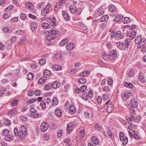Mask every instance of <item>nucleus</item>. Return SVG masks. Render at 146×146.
<instances>
[{
    "label": "nucleus",
    "instance_id": "nucleus-1",
    "mask_svg": "<svg viewBox=\"0 0 146 146\" xmlns=\"http://www.w3.org/2000/svg\"><path fill=\"white\" fill-rule=\"evenodd\" d=\"M25 127V126L21 125L20 130H19V131L17 127H15L14 130L15 136H18L20 139H23L25 138V136H27L28 134L27 129Z\"/></svg>",
    "mask_w": 146,
    "mask_h": 146
},
{
    "label": "nucleus",
    "instance_id": "nucleus-2",
    "mask_svg": "<svg viewBox=\"0 0 146 146\" xmlns=\"http://www.w3.org/2000/svg\"><path fill=\"white\" fill-rule=\"evenodd\" d=\"M119 138L121 141H123L122 144L123 145H125L127 143L128 138L127 137H124V134L123 132H120L119 134Z\"/></svg>",
    "mask_w": 146,
    "mask_h": 146
},
{
    "label": "nucleus",
    "instance_id": "nucleus-3",
    "mask_svg": "<svg viewBox=\"0 0 146 146\" xmlns=\"http://www.w3.org/2000/svg\"><path fill=\"white\" fill-rule=\"evenodd\" d=\"M104 134L105 136L106 137L107 139L110 138L113 139L114 137L113 133L109 128H107V132H104Z\"/></svg>",
    "mask_w": 146,
    "mask_h": 146
},
{
    "label": "nucleus",
    "instance_id": "nucleus-4",
    "mask_svg": "<svg viewBox=\"0 0 146 146\" xmlns=\"http://www.w3.org/2000/svg\"><path fill=\"white\" fill-rule=\"evenodd\" d=\"M48 128V124L44 122L42 123L40 127L41 131L43 132L46 131Z\"/></svg>",
    "mask_w": 146,
    "mask_h": 146
},
{
    "label": "nucleus",
    "instance_id": "nucleus-5",
    "mask_svg": "<svg viewBox=\"0 0 146 146\" xmlns=\"http://www.w3.org/2000/svg\"><path fill=\"white\" fill-rule=\"evenodd\" d=\"M109 58L111 60H112L116 56L117 52L115 50H111L109 53Z\"/></svg>",
    "mask_w": 146,
    "mask_h": 146
},
{
    "label": "nucleus",
    "instance_id": "nucleus-6",
    "mask_svg": "<svg viewBox=\"0 0 146 146\" xmlns=\"http://www.w3.org/2000/svg\"><path fill=\"white\" fill-rule=\"evenodd\" d=\"M37 24L35 22H32L30 24L31 29L34 32L36 29L37 27Z\"/></svg>",
    "mask_w": 146,
    "mask_h": 146
},
{
    "label": "nucleus",
    "instance_id": "nucleus-7",
    "mask_svg": "<svg viewBox=\"0 0 146 146\" xmlns=\"http://www.w3.org/2000/svg\"><path fill=\"white\" fill-rule=\"evenodd\" d=\"M130 93H128L127 92H123L121 94V98L123 100H126L130 96Z\"/></svg>",
    "mask_w": 146,
    "mask_h": 146
},
{
    "label": "nucleus",
    "instance_id": "nucleus-8",
    "mask_svg": "<svg viewBox=\"0 0 146 146\" xmlns=\"http://www.w3.org/2000/svg\"><path fill=\"white\" fill-rule=\"evenodd\" d=\"M62 15L64 19L66 21H68L70 19V17L68 14L65 11L62 12Z\"/></svg>",
    "mask_w": 146,
    "mask_h": 146
},
{
    "label": "nucleus",
    "instance_id": "nucleus-9",
    "mask_svg": "<svg viewBox=\"0 0 146 146\" xmlns=\"http://www.w3.org/2000/svg\"><path fill=\"white\" fill-rule=\"evenodd\" d=\"M49 34V35H47L45 37V38L46 40H51L56 38V36L51 35L50 33Z\"/></svg>",
    "mask_w": 146,
    "mask_h": 146
},
{
    "label": "nucleus",
    "instance_id": "nucleus-10",
    "mask_svg": "<svg viewBox=\"0 0 146 146\" xmlns=\"http://www.w3.org/2000/svg\"><path fill=\"white\" fill-rule=\"evenodd\" d=\"M60 86V83L58 81H54L51 84L52 87L54 89L58 88Z\"/></svg>",
    "mask_w": 146,
    "mask_h": 146
},
{
    "label": "nucleus",
    "instance_id": "nucleus-11",
    "mask_svg": "<svg viewBox=\"0 0 146 146\" xmlns=\"http://www.w3.org/2000/svg\"><path fill=\"white\" fill-rule=\"evenodd\" d=\"M73 127V124L72 123H70L67 125L66 130L68 133H70L72 130Z\"/></svg>",
    "mask_w": 146,
    "mask_h": 146
},
{
    "label": "nucleus",
    "instance_id": "nucleus-12",
    "mask_svg": "<svg viewBox=\"0 0 146 146\" xmlns=\"http://www.w3.org/2000/svg\"><path fill=\"white\" fill-rule=\"evenodd\" d=\"M66 49L68 50H72L75 47V45L71 42H69L66 46Z\"/></svg>",
    "mask_w": 146,
    "mask_h": 146
},
{
    "label": "nucleus",
    "instance_id": "nucleus-13",
    "mask_svg": "<svg viewBox=\"0 0 146 146\" xmlns=\"http://www.w3.org/2000/svg\"><path fill=\"white\" fill-rule=\"evenodd\" d=\"M138 79L140 81L143 83H145V77L142 74L140 73L138 76Z\"/></svg>",
    "mask_w": 146,
    "mask_h": 146
},
{
    "label": "nucleus",
    "instance_id": "nucleus-14",
    "mask_svg": "<svg viewBox=\"0 0 146 146\" xmlns=\"http://www.w3.org/2000/svg\"><path fill=\"white\" fill-rule=\"evenodd\" d=\"M76 109L74 105H71L69 107V111L71 114H73L76 111Z\"/></svg>",
    "mask_w": 146,
    "mask_h": 146
},
{
    "label": "nucleus",
    "instance_id": "nucleus-15",
    "mask_svg": "<svg viewBox=\"0 0 146 146\" xmlns=\"http://www.w3.org/2000/svg\"><path fill=\"white\" fill-rule=\"evenodd\" d=\"M26 7L29 10H32L34 8V6L30 3H27L25 4Z\"/></svg>",
    "mask_w": 146,
    "mask_h": 146
},
{
    "label": "nucleus",
    "instance_id": "nucleus-16",
    "mask_svg": "<svg viewBox=\"0 0 146 146\" xmlns=\"http://www.w3.org/2000/svg\"><path fill=\"white\" fill-rule=\"evenodd\" d=\"M62 68V67L61 66L57 64L54 65L52 67V69L54 70H60Z\"/></svg>",
    "mask_w": 146,
    "mask_h": 146
},
{
    "label": "nucleus",
    "instance_id": "nucleus-17",
    "mask_svg": "<svg viewBox=\"0 0 146 146\" xmlns=\"http://www.w3.org/2000/svg\"><path fill=\"white\" fill-rule=\"evenodd\" d=\"M131 102L133 107L137 108L138 106V103L135 99L132 98L131 100Z\"/></svg>",
    "mask_w": 146,
    "mask_h": 146
},
{
    "label": "nucleus",
    "instance_id": "nucleus-18",
    "mask_svg": "<svg viewBox=\"0 0 146 146\" xmlns=\"http://www.w3.org/2000/svg\"><path fill=\"white\" fill-rule=\"evenodd\" d=\"M113 109V105L111 104L108 105L106 109V111L108 113H110Z\"/></svg>",
    "mask_w": 146,
    "mask_h": 146
},
{
    "label": "nucleus",
    "instance_id": "nucleus-19",
    "mask_svg": "<svg viewBox=\"0 0 146 146\" xmlns=\"http://www.w3.org/2000/svg\"><path fill=\"white\" fill-rule=\"evenodd\" d=\"M92 142L95 145H98L99 141L97 138L95 136L92 137L91 138Z\"/></svg>",
    "mask_w": 146,
    "mask_h": 146
},
{
    "label": "nucleus",
    "instance_id": "nucleus-20",
    "mask_svg": "<svg viewBox=\"0 0 146 146\" xmlns=\"http://www.w3.org/2000/svg\"><path fill=\"white\" fill-rule=\"evenodd\" d=\"M69 10L72 13H74L76 11V8L74 5H70L69 7Z\"/></svg>",
    "mask_w": 146,
    "mask_h": 146
},
{
    "label": "nucleus",
    "instance_id": "nucleus-21",
    "mask_svg": "<svg viewBox=\"0 0 146 146\" xmlns=\"http://www.w3.org/2000/svg\"><path fill=\"white\" fill-rule=\"evenodd\" d=\"M121 19L124 23H128L130 21V19L129 17H125L124 18L122 17Z\"/></svg>",
    "mask_w": 146,
    "mask_h": 146
},
{
    "label": "nucleus",
    "instance_id": "nucleus-22",
    "mask_svg": "<svg viewBox=\"0 0 146 146\" xmlns=\"http://www.w3.org/2000/svg\"><path fill=\"white\" fill-rule=\"evenodd\" d=\"M48 31L49 33H50V34L51 35H55L57 34L58 33V30L54 29H52L51 30L49 31Z\"/></svg>",
    "mask_w": 146,
    "mask_h": 146
},
{
    "label": "nucleus",
    "instance_id": "nucleus-23",
    "mask_svg": "<svg viewBox=\"0 0 146 146\" xmlns=\"http://www.w3.org/2000/svg\"><path fill=\"white\" fill-rule=\"evenodd\" d=\"M81 98L84 100H88V94L86 92L83 93L81 96Z\"/></svg>",
    "mask_w": 146,
    "mask_h": 146
},
{
    "label": "nucleus",
    "instance_id": "nucleus-24",
    "mask_svg": "<svg viewBox=\"0 0 146 146\" xmlns=\"http://www.w3.org/2000/svg\"><path fill=\"white\" fill-rule=\"evenodd\" d=\"M68 38H64L59 43L60 45L61 46H63L66 44V43L68 42Z\"/></svg>",
    "mask_w": 146,
    "mask_h": 146
},
{
    "label": "nucleus",
    "instance_id": "nucleus-25",
    "mask_svg": "<svg viewBox=\"0 0 146 146\" xmlns=\"http://www.w3.org/2000/svg\"><path fill=\"white\" fill-rule=\"evenodd\" d=\"M108 18V16L107 15H105L102 16L100 19V21L103 22L106 21Z\"/></svg>",
    "mask_w": 146,
    "mask_h": 146
},
{
    "label": "nucleus",
    "instance_id": "nucleus-26",
    "mask_svg": "<svg viewBox=\"0 0 146 146\" xmlns=\"http://www.w3.org/2000/svg\"><path fill=\"white\" fill-rule=\"evenodd\" d=\"M51 26V24H49L45 22L43 23L42 24V26L44 29H47Z\"/></svg>",
    "mask_w": 146,
    "mask_h": 146
},
{
    "label": "nucleus",
    "instance_id": "nucleus-27",
    "mask_svg": "<svg viewBox=\"0 0 146 146\" xmlns=\"http://www.w3.org/2000/svg\"><path fill=\"white\" fill-rule=\"evenodd\" d=\"M52 87L51 84L49 83L47 84L45 86L44 89L46 91L49 90L51 89Z\"/></svg>",
    "mask_w": 146,
    "mask_h": 146
},
{
    "label": "nucleus",
    "instance_id": "nucleus-28",
    "mask_svg": "<svg viewBox=\"0 0 146 146\" xmlns=\"http://www.w3.org/2000/svg\"><path fill=\"white\" fill-rule=\"evenodd\" d=\"M55 115L58 117H61L62 115L61 111L59 110H56L55 112Z\"/></svg>",
    "mask_w": 146,
    "mask_h": 146
},
{
    "label": "nucleus",
    "instance_id": "nucleus-29",
    "mask_svg": "<svg viewBox=\"0 0 146 146\" xmlns=\"http://www.w3.org/2000/svg\"><path fill=\"white\" fill-rule=\"evenodd\" d=\"M56 18L55 17H53L50 21L52 26H56V22L55 21Z\"/></svg>",
    "mask_w": 146,
    "mask_h": 146
},
{
    "label": "nucleus",
    "instance_id": "nucleus-30",
    "mask_svg": "<svg viewBox=\"0 0 146 146\" xmlns=\"http://www.w3.org/2000/svg\"><path fill=\"white\" fill-rule=\"evenodd\" d=\"M116 45L117 47L120 49H123L125 48L124 46H123V43L122 42L121 43L120 42H118L117 43Z\"/></svg>",
    "mask_w": 146,
    "mask_h": 146
},
{
    "label": "nucleus",
    "instance_id": "nucleus-31",
    "mask_svg": "<svg viewBox=\"0 0 146 146\" xmlns=\"http://www.w3.org/2000/svg\"><path fill=\"white\" fill-rule=\"evenodd\" d=\"M52 101V105H57L58 103V100L56 97H54Z\"/></svg>",
    "mask_w": 146,
    "mask_h": 146
},
{
    "label": "nucleus",
    "instance_id": "nucleus-32",
    "mask_svg": "<svg viewBox=\"0 0 146 146\" xmlns=\"http://www.w3.org/2000/svg\"><path fill=\"white\" fill-rule=\"evenodd\" d=\"M115 36V38L117 39L119 38L121 35V33L119 31H117L115 33L114 32Z\"/></svg>",
    "mask_w": 146,
    "mask_h": 146
},
{
    "label": "nucleus",
    "instance_id": "nucleus-33",
    "mask_svg": "<svg viewBox=\"0 0 146 146\" xmlns=\"http://www.w3.org/2000/svg\"><path fill=\"white\" fill-rule=\"evenodd\" d=\"M44 78L43 79L40 78L38 80V83L39 84H42L46 81V76H44Z\"/></svg>",
    "mask_w": 146,
    "mask_h": 146
},
{
    "label": "nucleus",
    "instance_id": "nucleus-34",
    "mask_svg": "<svg viewBox=\"0 0 146 146\" xmlns=\"http://www.w3.org/2000/svg\"><path fill=\"white\" fill-rule=\"evenodd\" d=\"M9 133V131L7 129H5L3 130L2 132V135L3 136L7 135Z\"/></svg>",
    "mask_w": 146,
    "mask_h": 146
},
{
    "label": "nucleus",
    "instance_id": "nucleus-35",
    "mask_svg": "<svg viewBox=\"0 0 146 146\" xmlns=\"http://www.w3.org/2000/svg\"><path fill=\"white\" fill-rule=\"evenodd\" d=\"M13 136L12 135H9L8 136H6L5 137V139L7 141H9L11 140H13Z\"/></svg>",
    "mask_w": 146,
    "mask_h": 146
},
{
    "label": "nucleus",
    "instance_id": "nucleus-36",
    "mask_svg": "<svg viewBox=\"0 0 146 146\" xmlns=\"http://www.w3.org/2000/svg\"><path fill=\"white\" fill-rule=\"evenodd\" d=\"M43 75L45 76H50L51 75V73L50 71L48 70H45L43 72Z\"/></svg>",
    "mask_w": 146,
    "mask_h": 146
},
{
    "label": "nucleus",
    "instance_id": "nucleus-37",
    "mask_svg": "<svg viewBox=\"0 0 146 146\" xmlns=\"http://www.w3.org/2000/svg\"><path fill=\"white\" fill-rule=\"evenodd\" d=\"M18 102V100L17 99H15L11 102V105L12 106H14L16 105Z\"/></svg>",
    "mask_w": 146,
    "mask_h": 146
},
{
    "label": "nucleus",
    "instance_id": "nucleus-38",
    "mask_svg": "<svg viewBox=\"0 0 146 146\" xmlns=\"http://www.w3.org/2000/svg\"><path fill=\"white\" fill-rule=\"evenodd\" d=\"M78 82L80 84H83L86 82V79L84 78H80L78 79Z\"/></svg>",
    "mask_w": 146,
    "mask_h": 146
},
{
    "label": "nucleus",
    "instance_id": "nucleus-39",
    "mask_svg": "<svg viewBox=\"0 0 146 146\" xmlns=\"http://www.w3.org/2000/svg\"><path fill=\"white\" fill-rule=\"evenodd\" d=\"M49 12V10H46L44 8L41 11V15L44 16L46 15Z\"/></svg>",
    "mask_w": 146,
    "mask_h": 146
},
{
    "label": "nucleus",
    "instance_id": "nucleus-40",
    "mask_svg": "<svg viewBox=\"0 0 146 146\" xmlns=\"http://www.w3.org/2000/svg\"><path fill=\"white\" fill-rule=\"evenodd\" d=\"M131 118L134 121L137 122H139L141 121V119L139 117L135 118L133 116H131Z\"/></svg>",
    "mask_w": 146,
    "mask_h": 146
},
{
    "label": "nucleus",
    "instance_id": "nucleus-41",
    "mask_svg": "<svg viewBox=\"0 0 146 146\" xmlns=\"http://www.w3.org/2000/svg\"><path fill=\"white\" fill-rule=\"evenodd\" d=\"M104 13V11H103L102 8H99L98 9L97 14L98 15H102Z\"/></svg>",
    "mask_w": 146,
    "mask_h": 146
},
{
    "label": "nucleus",
    "instance_id": "nucleus-42",
    "mask_svg": "<svg viewBox=\"0 0 146 146\" xmlns=\"http://www.w3.org/2000/svg\"><path fill=\"white\" fill-rule=\"evenodd\" d=\"M136 33L134 31H132L130 34V40L133 39L135 37Z\"/></svg>",
    "mask_w": 146,
    "mask_h": 146
},
{
    "label": "nucleus",
    "instance_id": "nucleus-43",
    "mask_svg": "<svg viewBox=\"0 0 146 146\" xmlns=\"http://www.w3.org/2000/svg\"><path fill=\"white\" fill-rule=\"evenodd\" d=\"M130 40L129 38L126 39L125 42V46H124V47H125L126 48H127L128 47L130 43Z\"/></svg>",
    "mask_w": 146,
    "mask_h": 146
},
{
    "label": "nucleus",
    "instance_id": "nucleus-44",
    "mask_svg": "<svg viewBox=\"0 0 146 146\" xmlns=\"http://www.w3.org/2000/svg\"><path fill=\"white\" fill-rule=\"evenodd\" d=\"M127 74L130 77L133 76L134 75V72L132 69H130L128 70Z\"/></svg>",
    "mask_w": 146,
    "mask_h": 146
},
{
    "label": "nucleus",
    "instance_id": "nucleus-45",
    "mask_svg": "<svg viewBox=\"0 0 146 146\" xmlns=\"http://www.w3.org/2000/svg\"><path fill=\"white\" fill-rule=\"evenodd\" d=\"M10 28H8L7 27H5L3 28V31L6 33H11L12 32V30Z\"/></svg>",
    "mask_w": 146,
    "mask_h": 146
},
{
    "label": "nucleus",
    "instance_id": "nucleus-46",
    "mask_svg": "<svg viewBox=\"0 0 146 146\" xmlns=\"http://www.w3.org/2000/svg\"><path fill=\"white\" fill-rule=\"evenodd\" d=\"M141 39V36L140 35H138L135 38V42L136 44H138L139 42Z\"/></svg>",
    "mask_w": 146,
    "mask_h": 146
},
{
    "label": "nucleus",
    "instance_id": "nucleus-47",
    "mask_svg": "<svg viewBox=\"0 0 146 146\" xmlns=\"http://www.w3.org/2000/svg\"><path fill=\"white\" fill-rule=\"evenodd\" d=\"M124 85L125 87L129 88H131L133 86V85L132 84L127 82H125V83Z\"/></svg>",
    "mask_w": 146,
    "mask_h": 146
},
{
    "label": "nucleus",
    "instance_id": "nucleus-48",
    "mask_svg": "<svg viewBox=\"0 0 146 146\" xmlns=\"http://www.w3.org/2000/svg\"><path fill=\"white\" fill-rule=\"evenodd\" d=\"M60 3L59 2L56 3L54 7V10L55 11H58L60 9Z\"/></svg>",
    "mask_w": 146,
    "mask_h": 146
},
{
    "label": "nucleus",
    "instance_id": "nucleus-49",
    "mask_svg": "<svg viewBox=\"0 0 146 146\" xmlns=\"http://www.w3.org/2000/svg\"><path fill=\"white\" fill-rule=\"evenodd\" d=\"M87 86L85 85L82 86L80 88V91L81 92H84L86 90Z\"/></svg>",
    "mask_w": 146,
    "mask_h": 146
},
{
    "label": "nucleus",
    "instance_id": "nucleus-50",
    "mask_svg": "<svg viewBox=\"0 0 146 146\" xmlns=\"http://www.w3.org/2000/svg\"><path fill=\"white\" fill-rule=\"evenodd\" d=\"M34 76V74L32 73H29L27 75V78L29 80H32Z\"/></svg>",
    "mask_w": 146,
    "mask_h": 146
},
{
    "label": "nucleus",
    "instance_id": "nucleus-51",
    "mask_svg": "<svg viewBox=\"0 0 146 146\" xmlns=\"http://www.w3.org/2000/svg\"><path fill=\"white\" fill-rule=\"evenodd\" d=\"M46 103L44 101H42L40 102V105L42 109H45L46 108Z\"/></svg>",
    "mask_w": 146,
    "mask_h": 146
},
{
    "label": "nucleus",
    "instance_id": "nucleus-52",
    "mask_svg": "<svg viewBox=\"0 0 146 146\" xmlns=\"http://www.w3.org/2000/svg\"><path fill=\"white\" fill-rule=\"evenodd\" d=\"M39 62L40 65H43L45 63L46 61L45 59L42 58L40 60Z\"/></svg>",
    "mask_w": 146,
    "mask_h": 146
},
{
    "label": "nucleus",
    "instance_id": "nucleus-53",
    "mask_svg": "<svg viewBox=\"0 0 146 146\" xmlns=\"http://www.w3.org/2000/svg\"><path fill=\"white\" fill-rule=\"evenodd\" d=\"M109 10L111 12H113L115 10V7L113 5H110L109 7Z\"/></svg>",
    "mask_w": 146,
    "mask_h": 146
},
{
    "label": "nucleus",
    "instance_id": "nucleus-54",
    "mask_svg": "<svg viewBox=\"0 0 146 146\" xmlns=\"http://www.w3.org/2000/svg\"><path fill=\"white\" fill-rule=\"evenodd\" d=\"M34 94L37 96H39L42 93L41 91L40 90H36L34 92Z\"/></svg>",
    "mask_w": 146,
    "mask_h": 146
},
{
    "label": "nucleus",
    "instance_id": "nucleus-55",
    "mask_svg": "<svg viewBox=\"0 0 146 146\" xmlns=\"http://www.w3.org/2000/svg\"><path fill=\"white\" fill-rule=\"evenodd\" d=\"M20 18L23 20H25L27 17L26 15L24 13H21L20 14Z\"/></svg>",
    "mask_w": 146,
    "mask_h": 146
},
{
    "label": "nucleus",
    "instance_id": "nucleus-56",
    "mask_svg": "<svg viewBox=\"0 0 146 146\" xmlns=\"http://www.w3.org/2000/svg\"><path fill=\"white\" fill-rule=\"evenodd\" d=\"M17 113V111L15 110H13L11 111H9L8 112V113L9 114H10L13 115H15Z\"/></svg>",
    "mask_w": 146,
    "mask_h": 146
},
{
    "label": "nucleus",
    "instance_id": "nucleus-57",
    "mask_svg": "<svg viewBox=\"0 0 146 146\" xmlns=\"http://www.w3.org/2000/svg\"><path fill=\"white\" fill-rule=\"evenodd\" d=\"M134 107H131V108H129V111H130V112L131 113H132L133 115H134L135 114L136 112L135 111V110L134 108Z\"/></svg>",
    "mask_w": 146,
    "mask_h": 146
},
{
    "label": "nucleus",
    "instance_id": "nucleus-58",
    "mask_svg": "<svg viewBox=\"0 0 146 146\" xmlns=\"http://www.w3.org/2000/svg\"><path fill=\"white\" fill-rule=\"evenodd\" d=\"M102 58L104 60H106L107 58H109L108 54L106 53H104L102 55Z\"/></svg>",
    "mask_w": 146,
    "mask_h": 146
},
{
    "label": "nucleus",
    "instance_id": "nucleus-59",
    "mask_svg": "<svg viewBox=\"0 0 146 146\" xmlns=\"http://www.w3.org/2000/svg\"><path fill=\"white\" fill-rule=\"evenodd\" d=\"M88 96H89L90 98H92L93 96V90H90L88 92Z\"/></svg>",
    "mask_w": 146,
    "mask_h": 146
},
{
    "label": "nucleus",
    "instance_id": "nucleus-60",
    "mask_svg": "<svg viewBox=\"0 0 146 146\" xmlns=\"http://www.w3.org/2000/svg\"><path fill=\"white\" fill-rule=\"evenodd\" d=\"M4 123L5 125L7 126H9L11 125V121L8 119L5 120Z\"/></svg>",
    "mask_w": 146,
    "mask_h": 146
},
{
    "label": "nucleus",
    "instance_id": "nucleus-61",
    "mask_svg": "<svg viewBox=\"0 0 146 146\" xmlns=\"http://www.w3.org/2000/svg\"><path fill=\"white\" fill-rule=\"evenodd\" d=\"M49 33V31L46 30H43L42 31L40 34V35L42 36H44L46 34Z\"/></svg>",
    "mask_w": 146,
    "mask_h": 146
},
{
    "label": "nucleus",
    "instance_id": "nucleus-62",
    "mask_svg": "<svg viewBox=\"0 0 146 146\" xmlns=\"http://www.w3.org/2000/svg\"><path fill=\"white\" fill-rule=\"evenodd\" d=\"M145 40L144 38L141 39L139 42V43H140L141 44V46H143L145 43Z\"/></svg>",
    "mask_w": 146,
    "mask_h": 146
},
{
    "label": "nucleus",
    "instance_id": "nucleus-63",
    "mask_svg": "<svg viewBox=\"0 0 146 146\" xmlns=\"http://www.w3.org/2000/svg\"><path fill=\"white\" fill-rule=\"evenodd\" d=\"M31 115L34 118H38L39 117V115L37 112H35L33 113H31Z\"/></svg>",
    "mask_w": 146,
    "mask_h": 146
},
{
    "label": "nucleus",
    "instance_id": "nucleus-64",
    "mask_svg": "<svg viewBox=\"0 0 146 146\" xmlns=\"http://www.w3.org/2000/svg\"><path fill=\"white\" fill-rule=\"evenodd\" d=\"M121 19V17L120 15H118L115 17L114 19V21L115 22H117Z\"/></svg>",
    "mask_w": 146,
    "mask_h": 146
}]
</instances>
